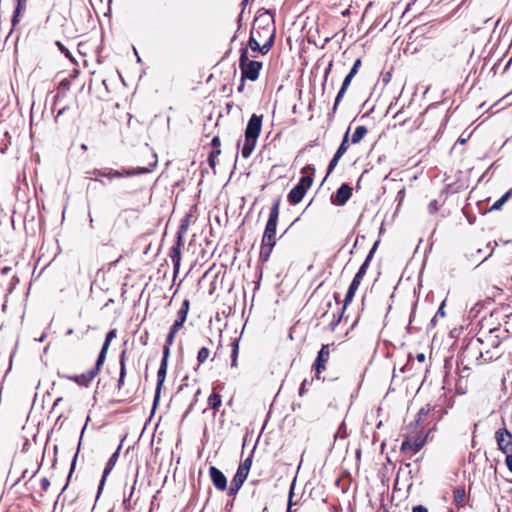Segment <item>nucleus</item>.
Returning a JSON list of instances; mask_svg holds the SVG:
<instances>
[{"instance_id":"1","label":"nucleus","mask_w":512,"mask_h":512,"mask_svg":"<svg viewBox=\"0 0 512 512\" xmlns=\"http://www.w3.org/2000/svg\"><path fill=\"white\" fill-rule=\"evenodd\" d=\"M257 34L256 25H254L250 33L248 47L253 53L259 52L261 54H266L274 43L275 28L270 25L263 27V34H265V40L263 43L260 42V39H257Z\"/></svg>"},{"instance_id":"2","label":"nucleus","mask_w":512,"mask_h":512,"mask_svg":"<svg viewBox=\"0 0 512 512\" xmlns=\"http://www.w3.org/2000/svg\"><path fill=\"white\" fill-rule=\"evenodd\" d=\"M494 439L498 450L505 454V459H509L512 456V433L507 429L504 418L502 426L494 433Z\"/></svg>"},{"instance_id":"3","label":"nucleus","mask_w":512,"mask_h":512,"mask_svg":"<svg viewBox=\"0 0 512 512\" xmlns=\"http://www.w3.org/2000/svg\"><path fill=\"white\" fill-rule=\"evenodd\" d=\"M151 170L145 167H138V168H131V169H122L121 171L118 170H95L93 174L95 175L94 180L98 181V176L100 177H106L110 180L114 178H120V177H131L135 175L140 174H146L149 173Z\"/></svg>"},{"instance_id":"4","label":"nucleus","mask_w":512,"mask_h":512,"mask_svg":"<svg viewBox=\"0 0 512 512\" xmlns=\"http://www.w3.org/2000/svg\"><path fill=\"white\" fill-rule=\"evenodd\" d=\"M99 370H100V367H98V361H97L96 365H95V368H93L90 371H88L86 373H83L81 375L69 376V375H61V374H59V376L63 377V378H66V379H68L70 381H73V382L77 383L80 386L88 387L90 385V383L92 382V380L95 378V376L98 374Z\"/></svg>"},{"instance_id":"5","label":"nucleus","mask_w":512,"mask_h":512,"mask_svg":"<svg viewBox=\"0 0 512 512\" xmlns=\"http://www.w3.org/2000/svg\"><path fill=\"white\" fill-rule=\"evenodd\" d=\"M262 127V116L253 114L245 129V138L257 140Z\"/></svg>"},{"instance_id":"6","label":"nucleus","mask_w":512,"mask_h":512,"mask_svg":"<svg viewBox=\"0 0 512 512\" xmlns=\"http://www.w3.org/2000/svg\"><path fill=\"white\" fill-rule=\"evenodd\" d=\"M280 202L277 200L270 209L269 219L267 221L264 234L265 235H276V227L279 217Z\"/></svg>"},{"instance_id":"7","label":"nucleus","mask_w":512,"mask_h":512,"mask_svg":"<svg viewBox=\"0 0 512 512\" xmlns=\"http://www.w3.org/2000/svg\"><path fill=\"white\" fill-rule=\"evenodd\" d=\"M352 195V188L348 184H342L335 194L331 196V201L335 205H344Z\"/></svg>"},{"instance_id":"8","label":"nucleus","mask_w":512,"mask_h":512,"mask_svg":"<svg viewBox=\"0 0 512 512\" xmlns=\"http://www.w3.org/2000/svg\"><path fill=\"white\" fill-rule=\"evenodd\" d=\"M489 333H490L489 342L493 349L486 350L485 352H481L480 355H481V357H484L485 360L491 361L493 359L499 358V356H500V352L498 351L500 341L497 336L492 335V333H493L492 330Z\"/></svg>"},{"instance_id":"9","label":"nucleus","mask_w":512,"mask_h":512,"mask_svg":"<svg viewBox=\"0 0 512 512\" xmlns=\"http://www.w3.org/2000/svg\"><path fill=\"white\" fill-rule=\"evenodd\" d=\"M209 474L214 486L217 489L224 491L227 487V479L225 475L214 466L210 467Z\"/></svg>"},{"instance_id":"10","label":"nucleus","mask_w":512,"mask_h":512,"mask_svg":"<svg viewBox=\"0 0 512 512\" xmlns=\"http://www.w3.org/2000/svg\"><path fill=\"white\" fill-rule=\"evenodd\" d=\"M167 365L168 364L165 363V360H161V364H160L159 370L157 372V387H156L155 397H154V407L157 405L159 398H160L161 388H162V385L166 378Z\"/></svg>"},{"instance_id":"11","label":"nucleus","mask_w":512,"mask_h":512,"mask_svg":"<svg viewBox=\"0 0 512 512\" xmlns=\"http://www.w3.org/2000/svg\"><path fill=\"white\" fill-rule=\"evenodd\" d=\"M304 174L297 184L298 187H302L304 191H307L313 183L314 168L311 165H307L302 169Z\"/></svg>"},{"instance_id":"12","label":"nucleus","mask_w":512,"mask_h":512,"mask_svg":"<svg viewBox=\"0 0 512 512\" xmlns=\"http://www.w3.org/2000/svg\"><path fill=\"white\" fill-rule=\"evenodd\" d=\"M491 50L486 52V47H484L479 53L475 48L472 49L470 53L469 62H473V64L479 63L483 59V64H487L491 61L492 56L490 55Z\"/></svg>"},{"instance_id":"13","label":"nucleus","mask_w":512,"mask_h":512,"mask_svg":"<svg viewBox=\"0 0 512 512\" xmlns=\"http://www.w3.org/2000/svg\"><path fill=\"white\" fill-rule=\"evenodd\" d=\"M329 359V346L323 345L321 350L318 353L317 359L315 361V368L317 373H320L325 369V364Z\"/></svg>"},{"instance_id":"14","label":"nucleus","mask_w":512,"mask_h":512,"mask_svg":"<svg viewBox=\"0 0 512 512\" xmlns=\"http://www.w3.org/2000/svg\"><path fill=\"white\" fill-rule=\"evenodd\" d=\"M275 236L272 235H263L262 238V246H261V257H268L275 246Z\"/></svg>"},{"instance_id":"15","label":"nucleus","mask_w":512,"mask_h":512,"mask_svg":"<svg viewBox=\"0 0 512 512\" xmlns=\"http://www.w3.org/2000/svg\"><path fill=\"white\" fill-rule=\"evenodd\" d=\"M116 337V330H111L107 333L105 342L98 356V367H101L105 361L106 353L109 348L111 341Z\"/></svg>"},{"instance_id":"16","label":"nucleus","mask_w":512,"mask_h":512,"mask_svg":"<svg viewBox=\"0 0 512 512\" xmlns=\"http://www.w3.org/2000/svg\"><path fill=\"white\" fill-rule=\"evenodd\" d=\"M361 281V279H358L356 277L353 278L344 299L343 309H345L347 305L353 300L354 295L357 289L359 288V285L361 284Z\"/></svg>"},{"instance_id":"17","label":"nucleus","mask_w":512,"mask_h":512,"mask_svg":"<svg viewBox=\"0 0 512 512\" xmlns=\"http://www.w3.org/2000/svg\"><path fill=\"white\" fill-rule=\"evenodd\" d=\"M424 445V440L420 437L416 438L414 441L405 440L402 443V450H411L413 454L417 453Z\"/></svg>"},{"instance_id":"18","label":"nucleus","mask_w":512,"mask_h":512,"mask_svg":"<svg viewBox=\"0 0 512 512\" xmlns=\"http://www.w3.org/2000/svg\"><path fill=\"white\" fill-rule=\"evenodd\" d=\"M242 69V80L249 79L255 81L259 76L261 66H240Z\"/></svg>"},{"instance_id":"19","label":"nucleus","mask_w":512,"mask_h":512,"mask_svg":"<svg viewBox=\"0 0 512 512\" xmlns=\"http://www.w3.org/2000/svg\"><path fill=\"white\" fill-rule=\"evenodd\" d=\"M305 193H306V191H304L302 187H298L296 185L289 192V194H288V201L291 204H297V203H299L303 199Z\"/></svg>"},{"instance_id":"20","label":"nucleus","mask_w":512,"mask_h":512,"mask_svg":"<svg viewBox=\"0 0 512 512\" xmlns=\"http://www.w3.org/2000/svg\"><path fill=\"white\" fill-rule=\"evenodd\" d=\"M256 142L257 140L255 139L245 138V142L241 150V154L244 158H248L251 155L255 148Z\"/></svg>"},{"instance_id":"21","label":"nucleus","mask_w":512,"mask_h":512,"mask_svg":"<svg viewBox=\"0 0 512 512\" xmlns=\"http://www.w3.org/2000/svg\"><path fill=\"white\" fill-rule=\"evenodd\" d=\"M185 322L183 321H180V320H175V322L173 323L171 329H170V332L167 336V343L168 345H172L173 342H174V339H175V336L177 334V332L182 328L183 324Z\"/></svg>"},{"instance_id":"22","label":"nucleus","mask_w":512,"mask_h":512,"mask_svg":"<svg viewBox=\"0 0 512 512\" xmlns=\"http://www.w3.org/2000/svg\"><path fill=\"white\" fill-rule=\"evenodd\" d=\"M453 499L457 505L464 506V504H465V489H464V487L459 486L454 489Z\"/></svg>"},{"instance_id":"23","label":"nucleus","mask_w":512,"mask_h":512,"mask_svg":"<svg viewBox=\"0 0 512 512\" xmlns=\"http://www.w3.org/2000/svg\"><path fill=\"white\" fill-rule=\"evenodd\" d=\"M27 0H17V5L12 16V25L15 26L19 22V15L26 7Z\"/></svg>"},{"instance_id":"24","label":"nucleus","mask_w":512,"mask_h":512,"mask_svg":"<svg viewBox=\"0 0 512 512\" xmlns=\"http://www.w3.org/2000/svg\"><path fill=\"white\" fill-rule=\"evenodd\" d=\"M373 251H374V249L371 250V252L367 256L366 260L360 266L358 272L356 273V275L354 277H356L358 279H361V280L363 279V277L365 276V274L367 272V269L369 267V263H370V260L372 258Z\"/></svg>"},{"instance_id":"25","label":"nucleus","mask_w":512,"mask_h":512,"mask_svg":"<svg viewBox=\"0 0 512 512\" xmlns=\"http://www.w3.org/2000/svg\"><path fill=\"white\" fill-rule=\"evenodd\" d=\"M221 403H222L221 396L217 393L211 394L208 398L209 407L215 411L219 409V407L221 406Z\"/></svg>"},{"instance_id":"26","label":"nucleus","mask_w":512,"mask_h":512,"mask_svg":"<svg viewBox=\"0 0 512 512\" xmlns=\"http://www.w3.org/2000/svg\"><path fill=\"white\" fill-rule=\"evenodd\" d=\"M512 197V189H509L500 199H498L493 205L492 210H499L501 207Z\"/></svg>"},{"instance_id":"27","label":"nucleus","mask_w":512,"mask_h":512,"mask_svg":"<svg viewBox=\"0 0 512 512\" xmlns=\"http://www.w3.org/2000/svg\"><path fill=\"white\" fill-rule=\"evenodd\" d=\"M366 133L367 129L364 126H358L352 135V143H359L364 138Z\"/></svg>"},{"instance_id":"28","label":"nucleus","mask_w":512,"mask_h":512,"mask_svg":"<svg viewBox=\"0 0 512 512\" xmlns=\"http://www.w3.org/2000/svg\"><path fill=\"white\" fill-rule=\"evenodd\" d=\"M189 306H190L189 300H187V299L184 300L183 303H182L181 308L179 309V311L177 313V320H180V321H183V322L186 321L187 314H188V311H189Z\"/></svg>"},{"instance_id":"29","label":"nucleus","mask_w":512,"mask_h":512,"mask_svg":"<svg viewBox=\"0 0 512 512\" xmlns=\"http://www.w3.org/2000/svg\"><path fill=\"white\" fill-rule=\"evenodd\" d=\"M126 375V369H125V351L122 352L120 357V377L118 381V387L121 388L124 384V378Z\"/></svg>"},{"instance_id":"30","label":"nucleus","mask_w":512,"mask_h":512,"mask_svg":"<svg viewBox=\"0 0 512 512\" xmlns=\"http://www.w3.org/2000/svg\"><path fill=\"white\" fill-rule=\"evenodd\" d=\"M247 476H248V473H246L245 471L238 468L236 471V474L233 477L231 482L235 483V486L236 485L242 486L243 483L245 482V480L247 479Z\"/></svg>"},{"instance_id":"31","label":"nucleus","mask_w":512,"mask_h":512,"mask_svg":"<svg viewBox=\"0 0 512 512\" xmlns=\"http://www.w3.org/2000/svg\"><path fill=\"white\" fill-rule=\"evenodd\" d=\"M117 452L114 453L110 459L108 460L107 464H106V467L104 469V473H103V477H102V484L104 483L105 481V478L106 476L110 473V471L113 469L114 465H115V462H116V459H117Z\"/></svg>"},{"instance_id":"32","label":"nucleus","mask_w":512,"mask_h":512,"mask_svg":"<svg viewBox=\"0 0 512 512\" xmlns=\"http://www.w3.org/2000/svg\"><path fill=\"white\" fill-rule=\"evenodd\" d=\"M240 52H241V54L239 57V64H252V65L262 64V62L256 61V60L248 61L247 48L242 47L240 49Z\"/></svg>"},{"instance_id":"33","label":"nucleus","mask_w":512,"mask_h":512,"mask_svg":"<svg viewBox=\"0 0 512 512\" xmlns=\"http://www.w3.org/2000/svg\"><path fill=\"white\" fill-rule=\"evenodd\" d=\"M348 134H349V130L345 133L344 137H343V140H342V143L340 144L339 148L337 149L336 153H338L339 155L343 156L349 145H348Z\"/></svg>"},{"instance_id":"34","label":"nucleus","mask_w":512,"mask_h":512,"mask_svg":"<svg viewBox=\"0 0 512 512\" xmlns=\"http://www.w3.org/2000/svg\"><path fill=\"white\" fill-rule=\"evenodd\" d=\"M209 355H210V351L208 348H206V347L201 348L197 355L198 362L200 364L204 363L208 359Z\"/></svg>"},{"instance_id":"35","label":"nucleus","mask_w":512,"mask_h":512,"mask_svg":"<svg viewBox=\"0 0 512 512\" xmlns=\"http://www.w3.org/2000/svg\"><path fill=\"white\" fill-rule=\"evenodd\" d=\"M341 157H342L341 155H339L338 153H335V155L333 156V158L331 159V161L329 163L327 175H329L333 171V169L337 166Z\"/></svg>"},{"instance_id":"36","label":"nucleus","mask_w":512,"mask_h":512,"mask_svg":"<svg viewBox=\"0 0 512 512\" xmlns=\"http://www.w3.org/2000/svg\"><path fill=\"white\" fill-rule=\"evenodd\" d=\"M221 153V150L220 149H215L213 150L210 155H209V158H208V161H209V165L212 167V168H215L216 166V161H215V158Z\"/></svg>"},{"instance_id":"37","label":"nucleus","mask_w":512,"mask_h":512,"mask_svg":"<svg viewBox=\"0 0 512 512\" xmlns=\"http://www.w3.org/2000/svg\"><path fill=\"white\" fill-rule=\"evenodd\" d=\"M251 465H252V460L251 458H247L245 459L240 465H239V469L245 471L246 473L249 474V471H250V468H251Z\"/></svg>"},{"instance_id":"38","label":"nucleus","mask_w":512,"mask_h":512,"mask_svg":"<svg viewBox=\"0 0 512 512\" xmlns=\"http://www.w3.org/2000/svg\"><path fill=\"white\" fill-rule=\"evenodd\" d=\"M238 353H239V345H238V341L237 340H234L232 342V353H231V359H235L237 360L238 359Z\"/></svg>"},{"instance_id":"39","label":"nucleus","mask_w":512,"mask_h":512,"mask_svg":"<svg viewBox=\"0 0 512 512\" xmlns=\"http://www.w3.org/2000/svg\"><path fill=\"white\" fill-rule=\"evenodd\" d=\"M444 303L445 302H442L441 306L439 307L438 311L436 312L435 316L433 317V319L431 320L432 324L435 325L436 323V319L440 316V317H444L445 316V312H444Z\"/></svg>"},{"instance_id":"40","label":"nucleus","mask_w":512,"mask_h":512,"mask_svg":"<svg viewBox=\"0 0 512 512\" xmlns=\"http://www.w3.org/2000/svg\"><path fill=\"white\" fill-rule=\"evenodd\" d=\"M347 89H344V87L341 86V89L339 90L337 96H336V99H335V103H334V107L333 109L335 110L337 105L339 104V102L341 101L342 97L344 96L345 92H346Z\"/></svg>"},{"instance_id":"41","label":"nucleus","mask_w":512,"mask_h":512,"mask_svg":"<svg viewBox=\"0 0 512 512\" xmlns=\"http://www.w3.org/2000/svg\"><path fill=\"white\" fill-rule=\"evenodd\" d=\"M173 252H174V255L172 256V259H173V262H174L175 266L178 267L179 266V262H180V251H179V248L175 247L173 249Z\"/></svg>"},{"instance_id":"42","label":"nucleus","mask_w":512,"mask_h":512,"mask_svg":"<svg viewBox=\"0 0 512 512\" xmlns=\"http://www.w3.org/2000/svg\"><path fill=\"white\" fill-rule=\"evenodd\" d=\"M241 487H242V486H240V485H236V486H235V483H232V482H231V485H230V488H229V492H228V494H229L230 496H234V495H236V494H237V492L239 491V489H240Z\"/></svg>"},{"instance_id":"43","label":"nucleus","mask_w":512,"mask_h":512,"mask_svg":"<svg viewBox=\"0 0 512 512\" xmlns=\"http://www.w3.org/2000/svg\"><path fill=\"white\" fill-rule=\"evenodd\" d=\"M170 346L171 345H168V343L166 342V344L164 346V350H163L162 360H165V363H167V364H168V357H169V353H170Z\"/></svg>"},{"instance_id":"44","label":"nucleus","mask_w":512,"mask_h":512,"mask_svg":"<svg viewBox=\"0 0 512 512\" xmlns=\"http://www.w3.org/2000/svg\"><path fill=\"white\" fill-rule=\"evenodd\" d=\"M293 491H294V482L292 483L291 487H290V491H289V501H288V509H287V512H291V507H292V497H293Z\"/></svg>"},{"instance_id":"45","label":"nucleus","mask_w":512,"mask_h":512,"mask_svg":"<svg viewBox=\"0 0 512 512\" xmlns=\"http://www.w3.org/2000/svg\"><path fill=\"white\" fill-rule=\"evenodd\" d=\"M256 32L258 33L257 39H260V42L263 43L265 40V36H264L265 34H263V27L260 28V27L256 26Z\"/></svg>"},{"instance_id":"46","label":"nucleus","mask_w":512,"mask_h":512,"mask_svg":"<svg viewBox=\"0 0 512 512\" xmlns=\"http://www.w3.org/2000/svg\"><path fill=\"white\" fill-rule=\"evenodd\" d=\"M56 44H57V46L60 48V50H61L62 52H64V53H65V55H66V56H67V57L72 61V60H73V58H72V56H71L70 52H69V51H68V50H67V49H66V48H65V47H64L60 42H56Z\"/></svg>"},{"instance_id":"47","label":"nucleus","mask_w":512,"mask_h":512,"mask_svg":"<svg viewBox=\"0 0 512 512\" xmlns=\"http://www.w3.org/2000/svg\"><path fill=\"white\" fill-rule=\"evenodd\" d=\"M352 75H347L342 83V87H344V89H347L348 86L350 85L351 81H352Z\"/></svg>"},{"instance_id":"48","label":"nucleus","mask_w":512,"mask_h":512,"mask_svg":"<svg viewBox=\"0 0 512 512\" xmlns=\"http://www.w3.org/2000/svg\"><path fill=\"white\" fill-rule=\"evenodd\" d=\"M412 512H428V509L423 505L414 506Z\"/></svg>"},{"instance_id":"49","label":"nucleus","mask_w":512,"mask_h":512,"mask_svg":"<svg viewBox=\"0 0 512 512\" xmlns=\"http://www.w3.org/2000/svg\"><path fill=\"white\" fill-rule=\"evenodd\" d=\"M49 486H50L49 480L47 478H43L41 480V487H42V489L46 491L49 488Z\"/></svg>"},{"instance_id":"50","label":"nucleus","mask_w":512,"mask_h":512,"mask_svg":"<svg viewBox=\"0 0 512 512\" xmlns=\"http://www.w3.org/2000/svg\"><path fill=\"white\" fill-rule=\"evenodd\" d=\"M212 146L215 147L216 149H219V146H220V138L218 136H215L213 139H212V142H211Z\"/></svg>"},{"instance_id":"51","label":"nucleus","mask_w":512,"mask_h":512,"mask_svg":"<svg viewBox=\"0 0 512 512\" xmlns=\"http://www.w3.org/2000/svg\"><path fill=\"white\" fill-rule=\"evenodd\" d=\"M505 464L510 472H512V456L509 459H505Z\"/></svg>"},{"instance_id":"52","label":"nucleus","mask_w":512,"mask_h":512,"mask_svg":"<svg viewBox=\"0 0 512 512\" xmlns=\"http://www.w3.org/2000/svg\"><path fill=\"white\" fill-rule=\"evenodd\" d=\"M416 359L422 363L425 361V355L423 353H419L417 354Z\"/></svg>"},{"instance_id":"53","label":"nucleus","mask_w":512,"mask_h":512,"mask_svg":"<svg viewBox=\"0 0 512 512\" xmlns=\"http://www.w3.org/2000/svg\"><path fill=\"white\" fill-rule=\"evenodd\" d=\"M357 68L358 66H353V68L351 69V71L349 72V75H352V78L356 75L357 73Z\"/></svg>"},{"instance_id":"54","label":"nucleus","mask_w":512,"mask_h":512,"mask_svg":"<svg viewBox=\"0 0 512 512\" xmlns=\"http://www.w3.org/2000/svg\"><path fill=\"white\" fill-rule=\"evenodd\" d=\"M63 400L62 397H59L55 400L54 404H53V407H56L61 401Z\"/></svg>"},{"instance_id":"55","label":"nucleus","mask_w":512,"mask_h":512,"mask_svg":"<svg viewBox=\"0 0 512 512\" xmlns=\"http://www.w3.org/2000/svg\"><path fill=\"white\" fill-rule=\"evenodd\" d=\"M305 382H306V381H303L302 386H301V388H300V391H299L300 396H302V395H303V393H304V386H305Z\"/></svg>"},{"instance_id":"56","label":"nucleus","mask_w":512,"mask_h":512,"mask_svg":"<svg viewBox=\"0 0 512 512\" xmlns=\"http://www.w3.org/2000/svg\"><path fill=\"white\" fill-rule=\"evenodd\" d=\"M231 366L236 367L237 366V360L231 359Z\"/></svg>"},{"instance_id":"57","label":"nucleus","mask_w":512,"mask_h":512,"mask_svg":"<svg viewBox=\"0 0 512 512\" xmlns=\"http://www.w3.org/2000/svg\"><path fill=\"white\" fill-rule=\"evenodd\" d=\"M353 64H355V65L361 64V60L358 58L355 60V62Z\"/></svg>"},{"instance_id":"58","label":"nucleus","mask_w":512,"mask_h":512,"mask_svg":"<svg viewBox=\"0 0 512 512\" xmlns=\"http://www.w3.org/2000/svg\"><path fill=\"white\" fill-rule=\"evenodd\" d=\"M45 337H46V336H45V334H43V335L38 339V341H40V342L44 341Z\"/></svg>"},{"instance_id":"59","label":"nucleus","mask_w":512,"mask_h":512,"mask_svg":"<svg viewBox=\"0 0 512 512\" xmlns=\"http://www.w3.org/2000/svg\"><path fill=\"white\" fill-rule=\"evenodd\" d=\"M78 74V70L77 69H74V74L73 76L76 77V75Z\"/></svg>"},{"instance_id":"60","label":"nucleus","mask_w":512,"mask_h":512,"mask_svg":"<svg viewBox=\"0 0 512 512\" xmlns=\"http://www.w3.org/2000/svg\"><path fill=\"white\" fill-rule=\"evenodd\" d=\"M512 63V58H510L508 61H507V65H510Z\"/></svg>"},{"instance_id":"61","label":"nucleus","mask_w":512,"mask_h":512,"mask_svg":"<svg viewBox=\"0 0 512 512\" xmlns=\"http://www.w3.org/2000/svg\"><path fill=\"white\" fill-rule=\"evenodd\" d=\"M72 333H73V330H72V329H69V330L67 331V334H68V335H70V334H72Z\"/></svg>"},{"instance_id":"62","label":"nucleus","mask_w":512,"mask_h":512,"mask_svg":"<svg viewBox=\"0 0 512 512\" xmlns=\"http://www.w3.org/2000/svg\"><path fill=\"white\" fill-rule=\"evenodd\" d=\"M200 392H201V391H200V389H198V390H197V392H196V395H195V396H196V397H197V396H200Z\"/></svg>"},{"instance_id":"63","label":"nucleus","mask_w":512,"mask_h":512,"mask_svg":"<svg viewBox=\"0 0 512 512\" xmlns=\"http://www.w3.org/2000/svg\"><path fill=\"white\" fill-rule=\"evenodd\" d=\"M419 414H420V415H421V414H424V409H421V410H420V412H419Z\"/></svg>"},{"instance_id":"64","label":"nucleus","mask_w":512,"mask_h":512,"mask_svg":"<svg viewBox=\"0 0 512 512\" xmlns=\"http://www.w3.org/2000/svg\"><path fill=\"white\" fill-rule=\"evenodd\" d=\"M339 322H340V318L337 319V321L335 322V325H337Z\"/></svg>"}]
</instances>
